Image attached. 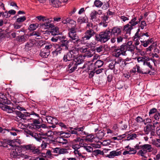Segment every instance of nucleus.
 Here are the masks:
<instances>
[{"label": "nucleus", "instance_id": "obj_1", "mask_svg": "<svg viewBox=\"0 0 160 160\" xmlns=\"http://www.w3.org/2000/svg\"><path fill=\"white\" fill-rule=\"evenodd\" d=\"M111 37V33L109 30L107 29L105 31L101 32L95 36V39L101 42L105 43Z\"/></svg>", "mask_w": 160, "mask_h": 160}, {"label": "nucleus", "instance_id": "obj_2", "mask_svg": "<svg viewBox=\"0 0 160 160\" xmlns=\"http://www.w3.org/2000/svg\"><path fill=\"white\" fill-rule=\"evenodd\" d=\"M22 148L19 147H17L12 149L10 156L11 157L14 158H22L26 159L28 158L29 156L22 154Z\"/></svg>", "mask_w": 160, "mask_h": 160}, {"label": "nucleus", "instance_id": "obj_3", "mask_svg": "<svg viewBox=\"0 0 160 160\" xmlns=\"http://www.w3.org/2000/svg\"><path fill=\"white\" fill-rule=\"evenodd\" d=\"M68 35L70 38V40L73 42L75 46L78 43L81 42L80 39H79L78 36L77 35L76 31L75 28H72L68 32Z\"/></svg>", "mask_w": 160, "mask_h": 160}, {"label": "nucleus", "instance_id": "obj_4", "mask_svg": "<svg viewBox=\"0 0 160 160\" xmlns=\"http://www.w3.org/2000/svg\"><path fill=\"white\" fill-rule=\"evenodd\" d=\"M152 150V146L149 144H144L142 145V148L139 150L137 154L142 157H145V155L147 152H150Z\"/></svg>", "mask_w": 160, "mask_h": 160}, {"label": "nucleus", "instance_id": "obj_5", "mask_svg": "<svg viewBox=\"0 0 160 160\" xmlns=\"http://www.w3.org/2000/svg\"><path fill=\"white\" fill-rule=\"evenodd\" d=\"M69 128L71 130L70 131V132L72 134H75L77 136H80L85 134V132L83 131L84 128V127H77L75 128L70 127Z\"/></svg>", "mask_w": 160, "mask_h": 160}, {"label": "nucleus", "instance_id": "obj_6", "mask_svg": "<svg viewBox=\"0 0 160 160\" xmlns=\"http://www.w3.org/2000/svg\"><path fill=\"white\" fill-rule=\"evenodd\" d=\"M96 32L92 29L87 30L84 32L83 36L80 40L81 42L84 41L89 40L95 34Z\"/></svg>", "mask_w": 160, "mask_h": 160}, {"label": "nucleus", "instance_id": "obj_7", "mask_svg": "<svg viewBox=\"0 0 160 160\" xmlns=\"http://www.w3.org/2000/svg\"><path fill=\"white\" fill-rule=\"evenodd\" d=\"M22 147L26 150H30L33 154H38L41 153L40 150L32 144L24 145Z\"/></svg>", "mask_w": 160, "mask_h": 160}, {"label": "nucleus", "instance_id": "obj_8", "mask_svg": "<svg viewBox=\"0 0 160 160\" xmlns=\"http://www.w3.org/2000/svg\"><path fill=\"white\" fill-rule=\"evenodd\" d=\"M155 126L153 124H148L144 128V131L146 133L148 134L150 132H151V134L152 135H154L155 133Z\"/></svg>", "mask_w": 160, "mask_h": 160}, {"label": "nucleus", "instance_id": "obj_9", "mask_svg": "<svg viewBox=\"0 0 160 160\" xmlns=\"http://www.w3.org/2000/svg\"><path fill=\"white\" fill-rule=\"evenodd\" d=\"M52 132L50 131H48V132H46L43 134V136H45V137H42L43 138V139H45L44 141H45L48 144L51 143L52 139Z\"/></svg>", "mask_w": 160, "mask_h": 160}, {"label": "nucleus", "instance_id": "obj_10", "mask_svg": "<svg viewBox=\"0 0 160 160\" xmlns=\"http://www.w3.org/2000/svg\"><path fill=\"white\" fill-rule=\"evenodd\" d=\"M109 17L106 15H103L100 17V21H101L99 24L102 25L103 27H106L107 26V23L108 22Z\"/></svg>", "mask_w": 160, "mask_h": 160}, {"label": "nucleus", "instance_id": "obj_11", "mask_svg": "<svg viewBox=\"0 0 160 160\" xmlns=\"http://www.w3.org/2000/svg\"><path fill=\"white\" fill-rule=\"evenodd\" d=\"M109 31L111 33V36L112 34L116 37L118 35H120L122 33L121 29L118 27H114L112 29H109Z\"/></svg>", "mask_w": 160, "mask_h": 160}, {"label": "nucleus", "instance_id": "obj_12", "mask_svg": "<svg viewBox=\"0 0 160 160\" xmlns=\"http://www.w3.org/2000/svg\"><path fill=\"white\" fill-rule=\"evenodd\" d=\"M12 112L11 113L13 112V114H15L16 115V117H18L20 118L23 119H25V118L28 116L27 114L28 113H26L25 114H22L20 111L15 110V109L13 110V109L12 108Z\"/></svg>", "mask_w": 160, "mask_h": 160}, {"label": "nucleus", "instance_id": "obj_13", "mask_svg": "<svg viewBox=\"0 0 160 160\" xmlns=\"http://www.w3.org/2000/svg\"><path fill=\"white\" fill-rule=\"evenodd\" d=\"M69 62L68 65V68L70 69V72H72L74 71L77 68L76 64L75 63L74 60H71Z\"/></svg>", "mask_w": 160, "mask_h": 160}, {"label": "nucleus", "instance_id": "obj_14", "mask_svg": "<svg viewBox=\"0 0 160 160\" xmlns=\"http://www.w3.org/2000/svg\"><path fill=\"white\" fill-rule=\"evenodd\" d=\"M46 119L48 123L52 124H58V120L55 118H53L51 116H47Z\"/></svg>", "mask_w": 160, "mask_h": 160}, {"label": "nucleus", "instance_id": "obj_15", "mask_svg": "<svg viewBox=\"0 0 160 160\" xmlns=\"http://www.w3.org/2000/svg\"><path fill=\"white\" fill-rule=\"evenodd\" d=\"M132 41H129L126 44V46L127 51H130L133 53L135 49V47L134 45L132 44Z\"/></svg>", "mask_w": 160, "mask_h": 160}, {"label": "nucleus", "instance_id": "obj_16", "mask_svg": "<svg viewBox=\"0 0 160 160\" xmlns=\"http://www.w3.org/2000/svg\"><path fill=\"white\" fill-rule=\"evenodd\" d=\"M145 36H146L147 37H149V35L148 32L146 33H141L140 34L138 33V32H136L134 36L133 37V40L137 41L139 39L141 40V36H143L144 37Z\"/></svg>", "mask_w": 160, "mask_h": 160}, {"label": "nucleus", "instance_id": "obj_17", "mask_svg": "<svg viewBox=\"0 0 160 160\" xmlns=\"http://www.w3.org/2000/svg\"><path fill=\"white\" fill-rule=\"evenodd\" d=\"M0 107L3 110L5 111L8 113H10L12 112V108L7 105L2 104L1 102H0Z\"/></svg>", "mask_w": 160, "mask_h": 160}, {"label": "nucleus", "instance_id": "obj_18", "mask_svg": "<svg viewBox=\"0 0 160 160\" xmlns=\"http://www.w3.org/2000/svg\"><path fill=\"white\" fill-rule=\"evenodd\" d=\"M49 3L53 7L58 8L61 6L59 0H49Z\"/></svg>", "mask_w": 160, "mask_h": 160}, {"label": "nucleus", "instance_id": "obj_19", "mask_svg": "<svg viewBox=\"0 0 160 160\" xmlns=\"http://www.w3.org/2000/svg\"><path fill=\"white\" fill-rule=\"evenodd\" d=\"M98 15V12L96 11H93L91 12L90 16L91 19L93 21H97L99 19L97 18V16Z\"/></svg>", "mask_w": 160, "mask_h": 160}, {"label": "nucleus", "instance_id": "obj_20", "mask_svg": "<svg viewBox=\"0 0 160 160\" xmlns=\"http://www.w3.org/2000/svg\"><path fill=\"white\" fill-rule=\"evenodd\" d=\"M133 28V27L128 23L124 26L123 30L126 32V33H128L130 34L131 33V30Z\"/></svg>", "mask_w": 160, "mask_h": 160}, {"label": "nucleus", "instance_id": "obj_21", "mask_svg": "<svg viewBox=\"0 0 160 160\" xmlns=\"http://www.w3.org/2000/svg\"><path fill=\"white\" fill-rule=\"evenodd\" d=\"M136 68L137 69V72L139 73H142L143 74H146L147 73H149L150 72V70L147 69L146 70L145 69H143L142 70L140 69V67L138 65L136 66Z\"/></svg>", "mask_w": 160, "mask_h": 160}, {"label": "nucleus", "instance_id": "obj_22", "mask_svg": "<svg viewBox=\"0 0 160 160\" xmlns=\"http://www.w3.org/2000/svg\"><path fill=\"white\" fill-rule=\"evenodd\" d=\"M50 54V51H46L45 49H42L39 55L43 58H47Z\"/></svg>", "mask_w": 160, "mask_h": 160}, {"label": "nucleus", "instance_id": "obj_23", "mask_svg": "<svg viewBox=\"0 0 160 160\" xmlns=\"http://www.w3.org/2000/svg\"><path fill=\"white\" fill-rule=\"evenodd\" d=\"M72 55L68 52L66 55H64L63 58V61L65 62L70 61L72 60Z\"/></svg>", "mask_w": 160, "mask_h": 160}, {"label": "nucleus", "instance_id": "obj_24", "mask_svg": "<svg viewBox=\"0 0 160 160\" xmlns=\"http://www.w3.org/2000/svg\"><path fill=\"white\" fill-rule=\"evenodd\" d=\"M61 48L59 45L57 46L55 50L52 52L53 56L56 57L58 55L61 53V51L62 50V48Z\"/></svg>", "mask_w": 160, "mask_h": 160}, {"label": "nucleus", "instance_id": "obj_25", "mask_svg": "<svg viewBox=\"0 0 160 160\" xmlns=\"http://www.w3.org/2000/svg\"><path fill=\"white\" fill-rule=\"evenodd\" d=\"M56 141L57 142L60 144V145H64L68 143V141L66 139H63L61 137L57 138Z\"/></svg>", "mask_w": 160, "mask_h": 160}, {"label": "nucleus", "instance_id": "obj_26", "mask_svg": "<svg viewBox=\"0 0 160 160\" xmlns=\"http://www.w3.org/2000/svg\"><path fill=\"white\" fill-rule=\"evenodd\" d=\"M72 148L74 149H78L84 145V142H80L79 143H72Z\"/></svg>", "mask_w": 160, "mask_h": 160}, {"label": "nucleus", "instance_id": "obj_27", "mask_svg": "<svg viewBox=\"0 0 160 160\" xmlns=\"http://www.w3.org/2000/svg\"><path fill=\"white\" fill-rule=\"evenodd\" d=\"M94 64L91 63L89 65H88L87 63L84 64L82 67V68H87L88 70H91L92 71H95L96 69L94 68Z\"/></svg>", "mask_w": 160, "mask_h": 160}, {"label": "nucleus", "instance_id": "obj_28", "mask_svg": "<svg viewBox=\"0 0 160 160\" xmlns=\"http://www.w3.org/2000/svg\"><path fill=\"white\" fill-rule=\"evenodd\" d=\"M103 64V62L101 60H98L94 64V68L96 69L97 68H99L102 67Z\"/></svg>", "mask_w": 160, "mask_h": 160}, {"label": "nucleus", "instance_id": "obj_29", "mask_svg": "<svg viewBox=\"0 0 160 160\" xmlns=\"http://www.w3.org/2000/svg\"><path fill=\"white\" fill-rule=\"evenodd\" d=\"M137 19V18L136 17H134L129 22L128 24H129L132 27H133L135 26L138 23V21H136Z\"/></svg>", "mask_w": 160, "mask_h": 160}, {"label": "nucleus", "instance_id": "obj_30", "mask_svg": "<svg viewBox=\"0 0 160 160\" xmlns=\"http://www.w3.org/2000/svg\"><path fill=\"white\" fill-rule=\"evenodd\" d=\"M74 60L75 62V63L76 64L77 66L82 63L84 61L82 57L80 56L76 58Z\"/></svg>", "mask_w": 160, "mask_h": 160}, {"label": "nucleus", "instance_id": "obj_31", "mask_svg": "<svg viewBox=\"0 0 160 160\" xmlns=\"http://www.w3.org/2000/svg\"><path fill=\"white\" fill-rule=\"evenodd\" d=\"M126 48V44H122L119 48L123 56H125L126 54V52L127 51Z\"/></svg>", "mask_w": 160, "mask_h": 160}, {"label": "nucleus", "instance_id": "obj_32", "mask_svg": "<svg viewBox=\"0 0 160 160\" xmlns=\"http://www.w3.org/2000/svg\"><path fill=\"white\" fill-rule=\"evenodd\" d=\"M77 49L79 52L84 53L86 52L88 49V48L87 46H85L82 47H79L77 48Z\"/></svg>", "mask_w": 160, "mask_h": 160}, {"label": "nucleus", "instance_id": "obj_33", "mask_svg": "<svg viewBox=\"0 0 160 160\" xmlns=\"http://www.w3.org/2000/svg\"><path fill=\"white\" fill-rule=\"evenodd\" d=\"M143 36H141V40H140V42L142 43V45H143V47H147L148 45L150 44L148 40H144V39H143Z\"/></svg>", "mask_w": 160, "mask_h": 160}, {"label": "nucleus", "instance_id": "obj_34", "mask_svg": "<svg viewBox=\"0 0 160 160\" xmlns=\"http://www.w3.org/2000/svg\"><path fill=\"white\" fill-rule=\"evenodd\" d=\"M51 32L53 35H58L59 34V28L57 27H55L52 29L51 31Z\"/></svg>", "mask_w": 160, "mask_h": 160}, {"label": "nucleus", "instance_id": "obj_35", "mask_svg": "<svg viewBox=\"0 0 160 160\" xmlns=\"http://www.w3.org/2000/svg\"><path fill=\"white\" fill-rule=\"evenodd\" d=\"M33 45L34 44L33 41H30L29 42H27L25 46V48L26 49H27L28 50H30Z\"/></svg>", "mask_w": 160, "mask_h": 160}, {"label": "nucleus", "instance_id": "obj_36", "mask_svg": "<svg viewBox=\"0 0 160 160\" xmlns=\"http://www.w3.org/2000/svg\"><path fill=\"white\" fill-rule=\"evenodd\" d=\"M88 152H91L93 151L92 148L90 146H88L87 145L84 143V145L82 146Z\"/></svg>", "mask_w": 160, "mask_h": 160}, {"label": "nucleus", "instance_id": "obj_37", "mask_svg": "<svg viewBox=\"0 0 160 160\" xmlns=\"http://www.w3.org/2000/svg\"><path fill=\"white\" fill-rule=\"evenodd\" d=\"M114 52V56L116 57H118L120 55H122V53L119 48L117 49H115Z\"/></svg>", "mask_w": 160, "mask_h": 160}, {"label": "nucleus", "instance_id": "obj_38", "mask_svg": "<svg viewBox=\"0 0 160 160\" xmlns=\"http://www.w3.org/2000/svg\"><path fill=\"white\" fill-rule=\"evenodd\" d=\"M121 154V151L116 152L115 151H113L110 152L109 155L110 157H112V156L120 155Z\"/></svg>", "mask_w": 160, "mask_h": 160}, {"label": "nucleus", "instance_id": "obj_39", "mask_svg": "<svg viewBox=\"0 0 160 160\" xmlns=\"http://www.w3.org/2000/svg\"><path fill=\"white\" fill-rule=\"evenodd\" d=\"M69 52L72 55V58H75L76 56L78 54V51L77 50V48L75 49H73L70 51Z\"/></svg>", "mask_w": 160, "mask_h": 160}, {"label": "nucleus", "instance_id": "obj_40", "mask_svg": "<svg viewBox=\"0 0 160 160\" xmlns=\"http://www.w3.org/2000/svg\"><path fill=\"white\" fill-rule=\"evenodd\" d=\"M87 18L86 17H80L78 18L77 21L78 22H79L80 23H86L88 20Z\"/></svg>", "mask_w": 160, "mask_h": 160}, {"label": "nucleus", "instance_id": "obj_41", "mask_svg": "<svg viewBox=\"0 0 160 160\" xmlns=\"http://www.w3.org/2000/svg\"><path fill=\"white\" fill-rule=\"evenodd\" d=\"M44 126H45V125H39L38 124L35 125H32V128L35 129H36V130H38V131H40L41 129H40L41 127L44 128Z\"/></svg>", "mask_w": 160, "mask_h": 160}, {"label": "nucleus", "instance_id": "obj_42", "mask_svg": "<svg viewBox=\"0 0 160 160\" xmlns=\"http://www.w3.org/2000/svg\"><path fill=\"white\" fill-rule=\"evenodd\" d=\"M38 25L37 23L31 24L29 25L28 29L30 31L34 30L38 28Z\"/></svg>", "mask_w": 160, "mask_h": 160}, {"label": "nucleus", "instance_id": "obj_43", "mask_svg": "<svg viewBox=\"0 0 160 160\" xmlns=\"http://www.w3.org/2000/svg\"><path fill=\"white\" fill-rule=\"evenodd\" d=\"M57 134L62 136L65 137V138H68L71 136L70 134L68 132H58Z\"/></svg>", "mask_w": 160, "mask_h": 160}, {"label": "nucleus", "instance_id": "obj_44", "mask_svg": "<svg viewBox=\"0 0 160 160\" xmlns=\"http://www.w3.org/2000/svg\"><path fill=\"white\" fill-rule=\"evenodd\" d=\"M14 142L12 140H9L8 141V146H11L10 149H12V148H14L15 147H18L16 146Z\"/></svg>", "mask_w": 160, "mask_h": 160}, {"label": "nucleus", "instance_id": "obj_45", "mask_svg": "<svg viewBox=\"0 0 160 160\" xmlns=\"http://www.w3.org/2000/svg\"><path fill=\"white\" fill-rule=\"evenodd\" d=\"M52 44L46 42L44 46L45 48L43 49L50 51V49L52 47Z\"/></svg>", "mask_w": 160, "mask_h": 160}, {"label": "nucleus", "instance_id": "obj_46", "mask_svg": "<svg viewBox=\"0 0 160 160\" xmlns=\"http://www.w3.org/2000/svg\"><path fill=\"white\" fill-rule=\"evenodd\" d=\"M94 5L98 8L101 7L103 5V3L99 0H96L94 2Z\"/></svg>", "mask_w": 160, "mask_h": 160}, {"label": "nucleus", "instance_id": "obj_47", "mask_svg": "<svg viewBox=\"0 0 160 160\" xmlns=\"http://www.w3.org/2000/svg\"><path fill=\"white\" fill-rule=\"evenodd\" d=\"M153 144L158 148H160V139H156L153 142Z\"/></svg>", "mask_w": 160, "mask_h": 160}, {"label": "nucleus", "instance_id": "obj_48", "mask_svg": "<svg viewBox=\"0 0 160 160\" xmlns=\"http://www.w3.org/2000/svg\"><path fill=\"white\" fill-rule=\"evenodd\" d=\"M137 137V135L136 134H132L127 137L126 140L129 141L131 140H133L135 138Z\"/></svg>", "mask_w": 160, "mask_h": 160}, {"label": "nucleus", "instance_id": "obj_49", "mask_svg": "<svg viewBox=\"0 0 160 160\" xmlns=\"http://www.w3.org/2000/svg\"><path fill=\"white\" fill-rule=\"evenodd\" d=\"M93 51L92 52L90 51L89 50H88V51L85 53V54L84 55V56L85 57H87L88 58H90L92 57L93 55V53H92Z\"/></svg>", "mask_w": 160, "mask_h": 160}, {"label": "nucleus", "instance_id": "obj_50", "mask_svg": "<svg viewBox=\"0 0 160 160\" xmlns=\"http://www.w3.org/2000/svg\"><path fill=\"white\" fill-rule=\"evenodd\" d=\"M94 136L92 134H90L87 136L86 140L89 142H92L93 141V139L94 138Z\"/></svg>", "mask_w": 160, "mask_h": 160}, {"label": "nucleus", "instance_id": "obj_51", "mask_svg": "<svg viewBox=\"0 0 160 160\" xmlns=\"http://www.w3.org/2000/svg\"><path fill=\"white\" fill-rule=\"evenodd\" d=\"M83 141V139L81 138H80L78 137L74 139L72 141V143H79L80 142H82Z\"/></svg>", "mask_w": 160, "mask_h": 160}, {"label": "nucleus", "instance_id": "obj_52", "mask_svg": "<svg viewBox=\"0 0 160 160\" xmlns=\"http://www.w3.org/2000/svg\"><path fill=\"white\" fill-rule=\"evenodd\" d=\"M157 112V109L155 108H152L150 109L149 112V116L150 118H151L152 116V114L155 113Z\"/></svg>", "mask_w": 160, "mask_h": 160}, {"label": "nucleus", "instance_id": "obj_53", "mask_svg": "<svg viewBox=\"0 0 160 160\" xmlns=\"http://www.w3.org/2000/svg\"><path fill=\"white\" fill-rule=\"evenodd\" d=\"M34 138L38 141L40 142L43 139V138L41 136H39L38 134L36 133L35 134Z\"/></svg>", "mask_w": 160, "mask_h": 160}, {"label": "nucleus", "instance_id": "obj_54", "mask_svg": "<svg viewBox=\"0 0 160 160\" xmlns=\"http://www.w3.org/2000/svg\"><path fill=\"white\" fill-rule=\"evenodd\" d=\"M136 121L138 123H141L145 122V119H143L140 116H138L135 119Z\"/></svg>", "mask_w": 160, "mask_h": 160}, {"label": "nucleus", "instance_id": "obj_55", "mask_svg": "<svg viewBox=\"0 0 160 160\" xmlns=\"http://www.w3.org/2000/svg\"><path fill=\"white\" fill-rule=\"evenodd\" d=\"M87 26H86V29H92L93 28V24L90 22H87Z\"/></svg>", "mask_w": 160, "mask_h": 160}, {"label": "nucleus", "instance_id": "obj_56", "mask_svg": "<svg viewBox=\"0 0 160 160\" xmlns=\"http://www.w3.org/2000/svg\"><path fill=\"white\" fill-rule=\"evenodd\" d=\"M26 19V17L25 16H23L17 18L16 21L18 22H22L25 21Z\"/></svg>", "mask_w": 160, "mask_h": 160}, {"label": "nucleus", "instance_id": "obj_57", "mask_svg": "<svg viewBox=\"0 0 160 160\" xmlns=\"http://www.w3.org/2000/svg\"><path fill=\"white\" fill-rule=\"evenodd\" d=\"M40 124V118H38L37 119H33V123L32 124V125L37 124Z\"/></svg>", "mask_w": 160, "mask_h": 160}, {"label": "nucleus", "instance_id": "obj_58", "mask_svg": "<svg viewBox=\"0 0 160 160\" xmlns=\"http://www.w3.org/2000/svg\"><path fill=\"white\" fill-rule=\"evenodd\" d=\"M18 39L20 42H24L26 40L24 36H18Z\"/></svg>", "mask_w": 160, "mask_h": 160}, {"label": "nucleus", "instance_id": "obj_59", "mask_svg": "<svg viewBox=\"0 0 160 160\" xmlns=\"http://www.w3.org/2000/svg\"><path fill=\"white\" fill-rule=\"evenodd\" d=\"M62 43L61 45L59 47H61V48H62L64 47V46H66L67 45H68V44L69 43V41H67V40H64L63 41H62Z\"/></svg>", "mask_w": 160, "mask_h": 160}, {"label": "nucleus", "instance_id": "obj_60", "mask_svg": "<svg viewBox=\"0 0 160 160\" xmlns=\"http://www.w3.org/2000/svg\"><path fill=\"white\" fill-rule=\"evenodd\" d=\"M0 146L3 147H8V142L7 143L4 141H0Z\"/></svg>", "mask_w": 160, "mask_h": 160}, {"label": "nucleus", "instance_id": "obj_61", "mask_svg": "<svg viewBox=\"0 0 160 160\" xmlns=\"http://www.w3.org/2000/svg\"><path fill=\"white\" fill-rule=\"evenodd\" d=\"M36 18L39 21H42V22H43L45 20V18H46V17L42 16L40 15L38 16H37L36 17Z\"/></svg>", "mask_w": 160, "mask_h": 160}, {"label": "nucleus", "instance_id": "obj_62", "mask_svg": "<svg viewBox=\"0 0 160 160\" xmlns=\"http://www.w3.org/2000/svg\"><path fill=\"white\" fill-rule=\"evenodd\" d=\"M117 39V42L119 43L122 42L123 39V37L120 35H118L116 37Z\"/></svg>", "mask_w": 160, "mask_h": 160}, {"label": "nucleus", "instance_id": "obj_63", "mask_svg": "<svg viewBox=\"0 0 160 160\" xmlns=\"http://www.w3.org/2000/svg\"><path fill=\"white\" fill-rule=\"evenodd\" d=\"M68 23L71 25H73L72 28H75V27L76 25V22L73 20L71 19L70 18L69 20Z\"/></svg>", "mask_w": 160, "mask_h": 160}, {"label": "nucleus", "instance_id": "obj_64", "mask_svg": "<svg viewBox=\"0 0 160 160\" xmlns=\"http://www.w3.org/2000/svg\"><path fill=\"white\" fill-rule=\"evenodd\" d=\"M52 150V152L54 153L59 154L60 148H55L53 149Z\"/></svg>", "mask_w": 160, "mask_h": 160}]
</instances>
